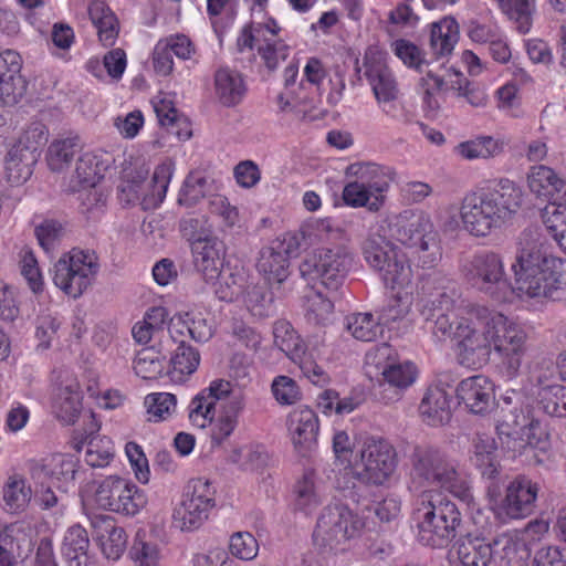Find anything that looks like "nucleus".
<instances>
[{
  "instance_id": "1",
  "label": "nucleus",
  "mask_w": 566,
  "mask_h": 566,
  "mask_svg": "<svg viewBox=\"0 0 566 566\" xmlns=\"http://www.w3.org/2000/svg\"><path fill=\"white\" fill-rule=\"evenodd\" d=\"M512 271L522 294L552 301L566 298V260L548 252V243L537 228L520 233Z\"/></svg>"
},
{
  "instance_id": "2",
  "label": "nucleus",
  "mask_w": 566,
  "mask_h": 566,
  "mask_svg": "<svg viewBox=\"0 0 566 566\" xmlns=\"http://www.w3.org/2000/svg\"><path fill=\"white\" fill-rule=\"evenodd\" d=\"M361 252L385 286L398 291L381 307L379 321L381 324H390L402 319L412 304L411 293L405 291L412 283V269L406 254L379 233H371L364 240Z\"/></svg>"
},
{
  "instance_id": "3",
  "label": "nucleus",
  "mask_w": 566,
  "mask_h": 566,
  "mask_svg": "<svg viewBox=\"0 0 566 566\" xmlns=\"http://www.w3.org/2000/svg\"><path fill=\"white\" fill-rule=\"evenodd\" d=\"M522 201L521 188L506 178L470 191L460 205L463 228L472 237L485 238L509 223L520 210Z\"/></svg>"
},
{
  "instance_id": "4",
  "label": "nucleus",
  "mask_w": 566,
  "mask_h": 566,
  "mask_svg": "<svg viewBox=\"0 0 566 566\" xmlns=\"http://www.w3.org/2000/svg\"><path fill=\"white\" fill-rule=\"evenodd\" d=\"M412 484L439 486L462 502L473 501L470 481L458 460L431 446H416L410 454Z\"/></svg>"
},
{
  "instance_id": "5",
  "label": "nucleus",
  "mask_w": 566,
  "mask_h": 566,
  "mask_svg": "<svg viewBox=\"0 0 566 566\" xmlns=\"http://www.w3.org/2000/svg\"><path fill=\"white\" fill-rule=\"evenodd\" d=\"M413 514L418 541L430 547L447 546L462 523L455 503L436 491L422 492Z\"/></svg>"
},
{
  "instance_id": "6",
  "label": "nucleus",
  "mask_w": 566,
  "mask_h": 566,
  "mask_svg": "<svg viewBox=\"0 0 566 566\" xmlns=\"http://www.w3.org/2000/svg\"><path fill=\"white\" fill-rule=\"evenodd\" d=\"M392 234L401 244L415 249L418 266L434 269L442 260L441 237L431 217L424 211L406 210L394 224Z\"/></svg>"
},
{
  "instance_id": "7",
  "label": "nucleus",
  "mask_w": 566,
  "mask_h": 566,
  "mask_svg": "<svg viewBox=\"0 0 566 566\" xmlns=\"http://www.w3.org/2000/svg\"><path fill=\"white\" fill-rule=\"evenodd\" d=\"M496 312L479 308L460 317L455 326V343L459 361L468 367H482L492 353V340Z\"/></svg>"
},
{
  "instance_id": "8",
  "label": "nucleus",
  "mask_w": 566,
  "mask_h": 566,
  "mask_svg": "<svg viewBox=\"0 0 566 566\" xmlns=\"http://www.w3.org/2000/svg\"><path fill=\"white\" fill-rule=\"evenodd\" d=\"M353 264L349 251L343 245L319 248L300 263L301 276L308 283L319 282L329 291H337Z\"/></svg>"
},
{
  "instance_id": "9",
  "label": "nucleus",
  "mask_w": 566,
  "mask_h": 566,
  "mask_svg": "<svg viewBox=\"0 0 566 566\" xmlns=\"http://www.w3.org/2000/svg\"><path fill=\"white\" fill-rule=\"evenodd\" d=\"M98 270L95 252L73 249L54 264L53 282L66 295L77 298L92 285Z\"/></svg>"
},
{
  "instance_id": "10",
  "label": "nucleus",
  "mask_w": 566,
  "mask_h": 566,
  "mask_svg": "<svg viewBox=\"0 0 566 566\" xmlns=\"http://www.w3.org/2000/svg\"><path fill=\"white\" fill-rule=\"evenodd\" d=\"M462 273L474 289L496 301L503 300L510 289L503 259L493 251L473 254L462 265Z\"/></svg>"
},
{
  "instance_id": "11",
  "label": "nucleus",
  "mask_w": 566,
  "mask_h": 566,
  "mask_svg": "<svg viewBox=\"0 0 566 566\" xmlns=\"http://www.w3.org/2000/svg\"><path fill=\"white\" fill-rule=\"evenodd\" d=\"M524 546L506 534L491 542L469 534L458 542L457 555L461 566H497L499 560L513 559Z\"/></svg>"
},
{
  "instance_id": "12",
  "label": "nucleus",
  "mask_w": 566,
  "mask_h": 566,
  "mask_svg": "<svg viewBox=\"0 0 566 566\" xmlns=\"http://www.w3.org/2000/svg\"><path fill=\"white\" fill-rule=\"evenodd\" d=\"M492 349L500 356L502 373L510 379L516 377L527 353L528 335L517 323L496 312Z\"/></svg>"
},
{
  "instance_id": "13",
  "label": "nucleus",
  "mask_w": 566,
  "mask_h": 566,
  "mask_svg": "<svg viewBox=\"0 0 566 566\" xmlns=\"http://www.w3.org/2000/svg\"><path fill=\"white\" fill-rule=\"evenodd\" d=\"M363 526V521L346 505H327L318 516L313 539L319 547L336 549L358 535Z\"/></svg>"
},
{
  "instance_id": "14",
  "label": "nucleus",
  "mask_w": 566,
  "mask_h": 566,
  "mask_svg": "<svg viewBox=\"0 0 566 566\" xmlns=\"http://www.w3.org/2000/svg\"><path fill=\"white\" fill-rule=\"evenodd\" d=\"M95 501L106 511L134 516L146 505L147 497L133 482L111 475L99 483Z\"/></svg>"
},
{
  "instance_id": "15",
  "label": "nucleus",
  "mask_w": 566,
  "mask_h": 566,
  "mask_svg": "<svg viewBox=\"0 0 566 566\" xmlns=\"http://www.w3.org/2000/svg\"><path fill=\"white\" fill-rule=\"evenodd\" d=\"M363 469L358 478L366 483L381 485L396 471L398 459L394 446L385 439L368 438L360 451Z\"/></svg>"
},
{
  "instance_id": "16",
  "label": "nucleus",
  "mask_w": 566,
  "mask_h": 566,
  "mask_svg": "<svg viewBox=\"0 0 566 566\" xmlns=\"http://www.w3.org/2000/svg\"><path fill=\"white\" fill-rule=\"evenodd\" d=\"M32 482L53 484L57 490H69L74 484L77 472L76 461L66 453H51L28 464Z\"/></svg>"
},
{
  "instance_id": "17",
  "label": "nucleus",
  "mask_w": 566,
  "mask_h": 566,
  "mask_svg": "<svg viewBox=\"0 0 566 566\" xmlns=\"http://www.w3.org/2000/svg\"><path fill=\"white\" fill-rule=\"evenodd\" d=\"M454 303L455 291H442L439 298L427 300L423 305L422 315L433 323L431 332L438 340L450 338L455 342V326L460 317L454 314Z\"/></svg>"
},
{
  "instance_id": "18",
  "label": "nucleus",
  "mask_w": 566,
  "mask_h": 566,
  "mask_svg": "<svg viewBox=\"0 0 566 566\" xmlns=\"http://www.w3.org/2000/svg\"><path fill=\"white\" fill-rule=\"evenodd\" d=\"M82 411V395L77 379L69 374L61 373L55 382L52 412L64 424H73Z\"/></svg>"
},
{
  "instance_id": "19",
  "label": "nucleus",
  "mask_w": 566,
  "mask_h": 566,
  "mask_svg": "<svg viewBox=\"0 0 566 566\" xmlns=\"http://www.w3.org/2000/svg\"><path fill=\"white\" fill-rule=\"evenodd\" d=\"M417 376L418 370L413 363L397 360L378 378L375 396L386 405L398 402Z\"/></svg>"
},
{
  "instance_id": "20",
  "label": "nucleus",
  "mask_w": 566,
  "mask_h": 566,
  "mask_svg": "<svg viewBox=\"0 0 566 566\" xmlns=\"http://www.w3.org/2000/svg\"><path fill=\"white\" fill-rule=\"evenodd\" d=\"M365 76L376 99L399 95L397 80L387 64L386 55L377 50H368L364 57Z\"/></svg>"
},
{
  "instance_id": "21",
  "label": "nucleus",
  "mask_w": 566,
  "mask_h": 566,
  "mask_svg": "<svg viewBox=\"0 0 566 566\" xmlns=\"http://www.w3.org/2000/svg\"><path fill=\"white\" fill-rule=\"evenodd\" d=\"M538 488L525 476L515 478L506 488L501 510L510 518H524L535 507Z\"/></svg>"
},
{
  "instance_id": "22",
  "label": "nucleus",
  "mask_w": 566,
  "mask_h": 566,
  "mask_svg": "<svg viewBox=\"0 0 566 566\" xmlns=\"http://www.w3.org/2000/svg\"><path fill=\"white\" fill-rule=\"evenodd\" d=\"M287 426L294 448L301 455H306L316 447L319 423L312 409L300 407L293 410L289 416Z\"/></svg>"
},
{
  "instance_id": "23",
  "label": "nucleus",
  "mask_w": 566,
  "mask_h": 566,
  "mask_svg": "<svg viewBox=\"0 0 566 566\" xmlns=\"http://www.w3.org/2000/svg\"><path fill=\"white\" fill-rule=\"evenodd\" d=\"M193 264L206 283H214L224 265L226 247L217 237L198 241L191 247Z\"/></svg>"
},
{
  "instance_id": "24",
  "label": "nucleus",
  "mask_w": 566,
  "mask_h": 566,
  "mask_svg": "<svg viewBox=\"0 0 566 566\" xmlns=\"http://www.w3.org/2000/svg\"><path fill=\"white\" fill-rule=\"evenodd\" d=\"M93 538L107 559L117 560L126 549L127 535L108 515H95L91 520Z\"/></svg>"
},
{
  "instance_id": "25",
  "label": "nucleus",
  "mask_w": 566,
  "mask_h": 566,
  "mask_svg": "<svg viewBox=\"0 0 566 566\" xmlns=\"http://www.w3.org/2000/svg\"><path fill=\"white\" fill-rule=\"evenodd\" d=\"M527 182L533 193L549 201L547 206L565 207L566 180L552 168L543 165L532 167L527 176Z\"/></svg>"
},
{
  "instance_id": "26",
  "label": "nucleus",
  "mask_w": 566,
  "mask_h": 566,
  "mask_svg": "<svg viewBox=\"0 0 566 566\" xmlns=\"http://www.w3.org/2000/svg\"><path fill=\"white\" fill-rule=\"evenodd\" d=\"M457 397L472 413L481 415L492 405L493 385L486 376H472L458 385Z\"/></svg>"
},
{
  "instance_id": "27",
  "label": "nucleus",
  "mask_w": 566,
  "mask_h": 566,
  "mask_svg": "<svg viewBox=\"0 0 566 566\" xmlns=\"http://www.w3.org/2000/svg\"><path fill=\"white\" fill-rule=\"evenodd\" d=\"M495 439L485 432H475L471 439V463L488 480L495 479L500 473Z\"/></svg>"
},
{
  "instance_id": "28",
  "label": "nucleus",
  "mask_w": 566,
  "mask_h": 566,
  "mask_svg": "<svg viewBox=\"0 0 566 566\" xmlns=\"http://www.w3.org/2000/svg\"><path fill=\"white\" fill-rule=\"evenodd\" d=\"M501 412L502 416L496 422V432L502 443H506L507 448L514 452L527 446L533 447L531 441L525 443L523 439L526 427H533L532 422L528 423L524 412L517 408L507 411L502 408Z\"/></svg>"
},
{
  "instance_id": "29",
  "label": "nucleus",
  "mask_w": 566,
  "mask_h": 566,
  "mask_svg": "<svg viewBox=\"0 0 566 566\" xmlns=\"http://www.w3.org/2000/svg\"><path fill=\"white\" fill-rule=\"evenodd\" d=\"M451 400V396L443 387H428L419 405L422 420L432 427L448 423L452 416Z\"/></svg>"
},
{
  "instance_id": "30",
  "label": "nucleus",
  "mask_w": 566,
  "mask_h": 566,
  "mask_svg": "<svg viewBox=\"0 0 566 566\" xmlns=\"http://www.w3.org/2000/svg\"><path fill=\"white\" fill-rule=\"evenodd\" d=\"M40 157V153H33L14 144L6 157V175L10 184L19 186L24 184L33 174V167Z\"/></svg>"
},
{
  "instance_id": "31",
  "label": "nucleus",
  "mask_w": 566,
  "mask_h": 566,
  "mask_svg": "<svg viewBox=\"0 0 566 566\" xmlns=\"http://www.w3.org/2000/svg\"><path fill=\"white\" fill-rule=\"evenodd\" d=\"M244 409V395H234L231 399L221 403L220 413L211 429V440L213 443L221 444L233 433L239 424V417Z\"/></svg>"
},
{
  "instance_id": "32",
  "label": "nucleus",
  "mask_w": 566,
  "mask_h": 566,
  "mask_svg": "<svg viewBox=\"0 0 566 566\" xmlns=\"http://www.w3.org/2000/svg\"><path fill=\"white\" fill-rule=\"evenodd\" d=\"M348 172L358 178L375 197L385 195L396 176L392 168L374 163L350 165Z\"/></svg>"
},
{
  "instance_id": "33",
  "label": "nucleus",
  "mask_w": 566,
  "mask_h": 566,
  "mask_svg": "<svg viewBox=\"0 0 566 566\" xmlns=\"http://www.w3.org/2000/svg\"><path fill=\"white\" fill-rule=\"evenodd\" d=\"M214 90L219 102L230 107L242 101L247 87L239 72L222 67L214 74Z\"/></svg>"
},
{
  "instance_id": "34",
  "label": "nucleus",
  "mask_w": 566,
  "mask_h": 566,
  "mask_svg": "<svg viewBox=\"0 0 566 566\" xmlns=\"http://www.w3.org/2000/svg\"><path fill=\"white\" fill-rule=\"evenodd\" d=\"M256 269L268 283H282L289 276V260L282 249L272 244L260 251Z\"/></svg>"
},
{
  "instance_id": "35",
  "label": "nucleus",
  "mask_w": 566,
  "mask_h": 566,
  "mask_svg": "<svg viewBox=\"0 0 566 566\" xmlns=\"http://www.w3.org/2000/svg\"><path fill=\"white\" fill-rule=\"evenodd\" d=\"M88 15L103 45H114L118 36L119 23L108 6L103 1H92L88 6Z\"/></svg>"
},
{
  "instance_id": "36",
  "label": "nucleus",
  "mask_w": 566,
  "mask_h": 566,
  "mask_svg": "<svg viewBox=\"0 0 566 566\" xmlns=\"http://www.w3.org/2000/svg\"><path fill=\"white\" fill-rule=\"evenodd\" d=\"M248 282V273L241 265L227 263L220 271V276L213 283L219 300L232 302L242 294Z\"/></svg>"
},
{
  "instance_id": "37",
  "label": "nucleus",
  "mask_w": 566,
  "mask_h": 566,
  "mask_svg": "<svg viewBox=\"0 0 566 566\" xmlns=\"http://www.w3.org/2000/svg\"><path fill=\"white\" fill-rule=\"evenodd\" d=\"M154 109L159 124L169 134L176 135L179 139H189L191 130L188 118L179 113L171 99L164 97L154 103Z\"/></svg>"
},
{
  "instance_id": "38",
  "label": "nucleus",
  "mask_w": 566,
  "mask_h": 566,
  "mask_svg": "<svg viewBox=\"0 0 566 566\" xmlns=\"http://www.w3.org/2000/svg\"><path fill=\"white\" fill-rule=\"evenodd\" d=\"M459 40V25L452 18H444L431 25L430 48L439 59L452 53Z\"/></svg>"
},
{
  "instance_id": "39",
  "label": "nucleus",
  "mask_w": 566,
  "mask_h": 566,
  "mask_svg": "<svg viewBox=\"0 0 566 566\" xmlns=\"http://www.w3.org/2000/svg\"><path fill=\"white\" fill-rule=\"evenodd\" d=\"M105 169L104 163L96 155L91 153L82 155L76 161L71 180L73 190L94 188L103 178Z\"/></svg>"
},
{
  "instance_id": "40",
  "label": "nucleus",
  "mask_w": 566,
  "mask_h": 566,
  "mask_svg": "<svg viewBox=\"0 0 566 566\" xmlns=\"http://www.w3.org/2000/svg\"><path fill=\"white\" fill-rule=\"evenodd\" d=\"M88 546L90 539L86 530L76 524L67 528L62 542L61 552L72 564L71 566H87Z\"/></svg>"
},
{
  "instance_id": "41",
  "label": "nucleus",
  "mask_w": 566,
  "mask_h": 566,
  "mask_svg": "<svg viewBox=\"0 0 566 566\" xmlns=\"http://www.w3.org/2000/svg\"><path fill=\"white\" fill-rule=\"evenodd\" d=\"M295 509L308 515L312 514L323 502V495L316 484L315 474L305 472L294 488Z\"/></svg>"
},
{
  "instance_id": "42",
  "label": "nucleus",
  "mask_w": 566,
  "mask_h": 566,
  "mask_svg": "<svg viewBox=\"0 0 566 566\" xmlns=\"http://www.w3.org/2000/svg\"><path fill=\"white\" fill-rule=\"evenodd\" d=\"M33 483V503L41 511H49L54 515H62L66 507L67 490H57L53 484L44 482Z\"/></svg>"
},
{
  "instance_id": "43",
  "label": "nucleus",
  "mask_w": 566,
  "mask_h": 566,
  "mask_svg": "<svg viewBox=\"0 0 566 566\" xmlns=\"http://www.w3.org/2000/svg\"><path fill=\"white\" fill-rule=\"evenodd\" d=\"M82 149L78 136H71L54 140L48 149V165L52 171H62Z\"/></svg>"
},
{
  "instance_id": "44",
  "label": "nucleus",
  "mask_w": 566,
  "mask_h": 566,
  "mask_svg": "<svg viewBox=\"0 0 566 566\" xmlns=\"http://www.w3.org/2000/svg\"><path fill=\"white\" fill-rule=\"evenodd\" d=\"M375 197L367 187L358 179L348 182L343 189L344 202L353 208L365 207L371 212H377L385 203L386 196Z\"/></svg>"
},
{
  "instance_id": "45",
  "label": "nucleus",
  "mask_w": 566,
  "mask_h": 566,
  "mask_svg": "<svg viewBox=\"0 0 566 566\" xmlns=\"http://www.w3.org/2000/svg\"><path fill=\"white\" fill-rule=\"evenodd\" d=\"M502 12L516 24L521 33H527L536 12V0H496Z\"/></svg>"
},
{
  "instance_id": "46",
  "label": "nucleus",
  "mask_w": 566,
  "mask_h": 566,
  "mask_svg": "<svg viewBox=\"0 0 566 566\" xmlns=\"http://www.w3.org/2000/svg\"><path fill=\"white\" fill-rule=\"evenodd\" d=\"M381 325L371 313H355L346 317L345 328L357 340L373 342L382 334Z\"/></svg>"
},
{
  "instance_id": "47",
  "label": "nucleus",
  "mask_w": 566,
  "mask_h": 566,
  "mask_svg": "<svg viewBox=\"0 0 566 566\" xmlns=\"http://www.w3.org/2000/svg\"><path fill=\"white\" fill-rule=\"evenodd\" d=\"M274 344L292 360L304 354V344L292 324L285 319L275 322L273 326Z\"/></svg>"
},
{
  "instance_id": "48",
  "label": "nucleus",
  "mask_w": 566,
  "mask_h": 566,
  "mask_svg": "<svg viewBox=\"0 0 566 566\" xmlns=\"http://www.w3.org/2000/svg\"><path fill=\"white\" fill-rule=\"evenodd\" d=\"M457 151L468 160L488 159L500 155L503 151V144L491 136H481L459 144Z\"/></svg>"
},
{
  "instance_id": "49",
  "label": "nucleus",
  "mask_w": 566,
  "mask_h": 566,
  "mask_svg": "<svg viewBox=\"0 0 566 566\" xmlns=\"http://www.w3.org/2000/svg\"><path fill=\"white\" fill-rule=\"evenodd\" d=\"M244 303L249 312L259 318H265L274 312L273 293L266 283L249 285Z\"/></svg>"
},
{
  "instance_id": "50",
  "label": "nucleus",
  "mask_w": 566,
  "mask_h": 566,
  "mask_svg": "<svg viewBox=\"0 0 566 566\" xmlns=\"http://www.w3.org/2000/svg\"><path fill=\"white\" fill-rule=\"evenodd\" d=\"M305 317L313 325H325L329 322L334 304L318 291H313L305 296Z\"/></svg>"
},
{
  "instance_id": "51",
  "label": "nucleus",
  "mask_w": 566,
  "mask_h": 566,
  "mask_svg": "<svg viewBox=\"0 0 566 566\" xmlns=\"http://www.w3.org/2000/svg\"><path fill=\"white\" fill-rule=\"evenodd\" d=\"M398 360L397 350L389 344L382 343L369 349L365 356L367 374L381 377L386 370Z\"/></svg>"
},
{
  "instance_id": "52",
  "label": "nucleus",
  "mask_w": 566,
  "mask_h": 566,
  "mask_svg": "<svg viewBox=\"0 0 566 566\" xmlns=\"http://www.w3.org/2000/svg\"><path fill=\"white\" fill-rule=\"evenodd\" d=\"M542 220L559 248L566 253V207L546 206Z\"/></svg>"
},
{
  "instance_id": "53",
  "label": "nucleus",
  "mask_w": 566,
  "mask_h": 566,
  "mask_svg": "<svg viewBox=\"0 0 566 566\" xmlns=\"http://www.w3.org/2000/svg\"><path fill=\"white\" fill-rule=\"evenodd\" d=\"M182 501L212 510L216 506V489L209 480L193 479L188 482Z\"/></svg>"
},
{
  "instance_id": "54",
  "label": "nucleus",
  "mask_w": 566,
  "mask_h": 566,
  "mask_svg": "<svg viewBox=\"0 0 566 566\" xmlns=\"http://www.w3.org/2000/svg\"><path fill=\"white\" fill-rule=\"evenodd\" d=\"M32 499V490L22 478L11 476L3 486V500L10 510H23Z\"/></svg>"
},
{
  "instance_id": "55",
  "label": "nucleus",
  "mask_w": 566,
  "mask_h": 566,
  "mask_svg": "<svg viewBox=\"0 0 566 566\" xmlns=\"http://www.w3.org/2000/svg\"><path fill=\"white\" fill-rule=\"evenodd\" d=\"M210 511L200 506V504L195 505L190 502L181 501L174 517L180 523L181 531L190 532L199 528L208 520Z\"/></svg>"
},
{
  "instance_id": "56",
  "label": "nucleus",
  "mask_w": 566,
  "mask_h": 566,
  "mask_svg": "<svg viewBox=\"0 0 566 566\" xmlns=\"http://www.w3.org/2000/svg\"><path fill=\"white\" fill-rule=\"evenodd\" d=\"M170 364L175 373L191 375L200 364V354L195 347L187 345L184 339H180L170 358Z\"/></svg>"
},
{
  "instance_id": "57",
  "label": "nucleus",
  "mask_w": 566,
  "mask_h": 566,
  "mask_svg": "<svg viewBox=\"0 0 566 566\" xmlns=\"http://www.w3.org/2000/svg\"><path fill=\"white\" fill-rule=\"evenodd\" d=\"M206 177L201 172L192 171L184 181L178 197V203L186 207H192L206 196Z\"/></svg>"
},
{
  "instance_id": "58",
  "label": "nucleus",
  "mask_w": 566,
  "mask_h": 566,
  "mask_svg": "<svg viewBox=\"0 0 566 566\" xmlns=\"http://www.w3.org/2000/svg\"><path fill=\"white\" fill-rule=\"evenodd\" d=\"M149 420L159 422L167 419L176 409V397L169 392L150 394L145 398Z\"/></svg>"
},
{
  "instance_id": "59",
  "label": "nucleus",
  "mask_w": 566,
  "mask_h": 566,
  "mask_svg": "<svg viewBox=\"0 0 566 566\" xmlns=\"http://www.w3.org/2000/svg\"><path fill=\"white\" fill-rule=\"evenodd\" d=\"M171 175L172 169L170 164H161L156 167L149 184L151 192L144 197L146 205L156 207L163 202L166 197Z\"/></svg>"
},
{
  "instance_id": "60",
  "label": "nucleus",
  "mask_w": 566,
  "mask_h": 566,
  "mask_svg": "<svg viewBox=\"0 0 566 566\" xmlns=\"http://www.w3.org/2000/svg\"><path fill=\"white\" fill-rule=\"evenodd\" d=\"M164 363L153 349H142L134 360L135 374L143 379H155L164 371Z\"/></svg>"
},
{
  "instance_id": "61",
  "label": "nucleus",
  "mask_w": 566,
  "mask_h": 566,
  "mask_svg": "<svg viewBox=\"0 0 566 566\" xmlns=\"http://www.w3.org/2000/svg\"><path fill=\"white\" fill-rule=\"evenodd\" d=\"M289 50V45L282 40H272L270 38H264L263 42L258 46V52L269 71L276 70L280 62L286 60Z\"/></svg>"
},
{
  "instance_id": "62",
  "label": "nucleus",
  "mask_w": 566,
  "mask_h": 566,
  "mask_svg": "<svg viewBox=\"0 0 566 566\" xmlns=\"http://www.w3.org/2000/svg\"><path fill=\"white\" fill-rule=\"evenodd\" d=\"M25 82L21 75L0 74V103L6 106H13L25 93Z\"/></svg>"
},
{
  "instance_id": "63",
  "label": "nucleus",
  "mask_w": 566,
  "mask_h": 566,
  "mask_svg": "<svg viewBox=\"0 0 566 566\" xmlns=\"http://www.w3.org/2000/svg\"><path fill=\"white\" fill-rule=\"evenodd\" d=\"M216 415V409L211 406V400H208L205 395L199 392L190 402L189 419L193 426L203 429L212 423Z\"/></svg>"
},
{
  "instance_id": "64",
  "label": "nucleus",
  "mask_w": 566,
  "mask_h": 566,
  "mask_svg": "<svg viewBox=\"0 0 566 566\" xmlns=\"http://www.w3.org/2000/svg\"><path fill=\"white\" fill-rule=\"evenodd\" d=\"M229 548L233 556L243 560H252L258 555L259 544L251 533L238 532L231 536Z\"/></svg>"
}]
</instances>
